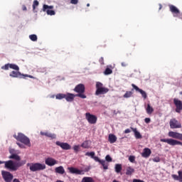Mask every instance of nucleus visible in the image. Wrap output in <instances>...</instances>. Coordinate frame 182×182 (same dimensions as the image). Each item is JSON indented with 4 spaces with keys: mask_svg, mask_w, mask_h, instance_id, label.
I'll use <instances>...</instances> for the list:
<instances>
[{
    "mask_svg": "<svg viewBox=\"0 0 182 182\" xmlns=\"http://www.w3.org/2000/svg\"><path fill=\"white\" fill-rule=\"evenodd\" d=\"M0 164H5V168L10 170V171H16L19 167H22V166L26 164V161H21L18 162H14L12 160L6 161H0Z\"/></svg>",
    "mask_w": 182,
    "mask_h": 182,
    "instance_id": "1",
    "label": "nucleus"
},
{
    "mask_svg": "<svg viewBox=\"0 0 182 182\" xmlns=\"http://www.w3.org/2000/svg\"><path fill=\"white\" fill-rule=\"evenodd\" d=\"M95 95L100 96V95H106L109 92V88L103 86V83L100 82H97L95 85Z\"/></svg>",
    "mask_w": 182,
    "mask_h": 182,
    "instance_id": "2",
    "label": "nucleus"
},
{
    "mask_svg": "<svg viewBox=\"0 0 182 182\" xmlns=\"http://www.w3.org/2000/svg\"><path fill=\"white\" fill-rule=\"evenodd\" d=\"M14 139H16L18 141H21V143L25 144V146L31 147V139H29L28 136H25V134L18 133V135L14 134Z\"/></svg>",
    "mask_w": 182,
    "mask_h": 182,
    "instance_id": "3",
    "label": "nucleus"
},
{
    "mask_svg": "<svg viewBox=\"0 0 182 182\" xmlns=\"http://www.w3.org/2000/svg\"><path fill=\"white\" fill-rule=\"evenodd\" d=\"M27 166L30 167L31 171H41V170H45L46 168V165L44 164H39V163H36V164H27Z\"/></svg>",
    "mask_w": 182,
    "mask_h": 182,
    "instance_id": "4",
    "label": "nucleus"
},
{
    "mask_svg": "<svg viewBox=\"0 0 182 182\" xmlns=\"http://www.w3.org/2000/svg\"><path fill=\"white\" fill-rule=\"evenodd\" d=\"M9 76L11 77H18L19 79H25V77H30V79H35V77L31 75H23L21 73V72L18 71H12L10 74Z\"/></svg>",
    "mask_w": 182,
    "mask_h": 182,
    "instance_id": "5",
    "label": "nucleus"
},
{
    "mask_svg": "<svg viewBox=\"0 0 182 182\" xmlns=\"http://www.w3.org/2000/svg\"><path fill=\"white\" fill-rule=\"evenodd\" d=\"M162 143H167L169 146H182V142L174 139H161Z\"/></svg>",
    "mask_w": 182,
    "mask_h": 182,
    "instance_id": "6",
    "label": "nucleus"
},
{
    "mask_svg": "<svg viewBox=\"0 0 182 182\" xmlns=\"http://www.w3.org/2000/svg\"><path fill=\"white\" fill-rule=\"evenodd\" d=\"M85 119L90 124H96V123H97V117L95 114H90V112L85 113Z\"/></svg>",
    "mask_w": 182,
    "mask_h": 182,
    "instance_id": "7",
    "label": "nucleus"
},
{
    "mask_svg": "<svg viewBox=\"0 0 182 182\" xmlns=\"http://www.w3.org/2000/svg\"><path fill=\"white\" fill-rule=\"evenodd\" d=\"M1 176L4 181L6 182H12V180H14V175H12L11 172H8L6 171H2Z\"/></svg>",
    "mask_w": 182,
    "mask_h": 182,
    "instance_id": "8",
    "label": "nucleus"
},
{
    "mask_svg": "<svg viewBox=\"0 0 182 182\" xmlns=\"http://www.w3.org/2000/svg\"><path fill=\"white\" fill-rule=\"evenodd\" d=\"M50 9H53V6H48V4L43 6V12H46L47 15L52 16L55 15V11Z\"/></svg>",
    "mask_w": 182,
    "mask_h": 182,
    "instance_id": "9",
    "label": "nucleus"
},
{
    "mask_svg": "<svg viewBox=\"0 0 182 182\" xmlns=\"http://www.w3.org/2000/svg\"><path fill=\"white\" fill-rule=\"evenodd\" d=\"M169 126L171 129H181V123L176 119H171L170 120Z\"/></svg>",
    "mask_w": 182,
    "mask_h": 182,
    "instance_id": "10",
    "label": "nucleus"
},
{
    "mask_svg": "<svg viewBox=\"0 0 182 182\" xmlns=\"http://www.w3.org/2000/svg\"><path fill=\"white\" fill-rule=\"evenodd\" d=\"M68 170H69V172L71 174H77V175H80V176H82V175L85 174V171L77 169V168H75V167H68Z\"/></svg>",
    "mask_w": 182,
    "mask_h": 182,
    "instance_id": "11",
    "label": "nucleus"
},
{
    "mask_svg": "<svg viewBox=\"0 0 182 182\" xmlns=\"http://www.w3.org/2000/svg\"><path fill=\"white\" fill-rule=\"evenodd\" d=\"M55 144L59 146V147H60L63 150H70V149H72V146L66 142H60L57 141Z\"/></svg>",
    "mask_w": 182,
    "mask_h": 182,
    "instance_id": "12",
    "label": "nucleus"
},
{
    "mask_svg": "<svg viewBox=\"0 0 182 182\" xmlns=\"http://www.w3.org/2000/svg\"><path fill=\"white\" fill-rule=\"evenodd\" d=\"M173 103L176 106V113H180L182 110V102L181 100H177V98L173 99Z\"/></svg>",
    "mask_w": 182,
    "mask_h": 182,
    "instance_id": "13",
    "label": "nucleus"
},
{
    "mask_svg": "<svg viewBox=\"0 0 182 182\" xmlns=\"http://www.w3.org/2000/svg\"><path fill=\"white\" fill-rule=\"evenodd\" d=\"M132 87H133V89H134L136 92H139V93H141L142 97H144V99H147V93H146V91L139 88V87H137L136 85L134 84H132Z\"/></svg>",
    "mask_w": 182,
    "mask_h": 182,
    "instance_id": "14",
    "label": "nucleus"
},
{
    "mask_svg": "<svg viewBox=\"0 0 182 182\" xmlns=\"http://www.w3.org/2000/svg\"><path fill=\"white\" fill-rule=\"evenodd\" d=\"M168 6L169 11L173 14V16H178L180 15V10L176 6L170 4Z\"/></svg>",
    "mask_w": 182,
    "mask_h": 182,
    "instance_id": "15",
    "label": "nucleus"
},
{
    "mask_svg": "<svg viewBox=\"0 0 182 182\" xmlns=\"http://www.w3.org/2000/svg\"><path fill=\"white\" fill-rule=\"evenodd\" d=\"M45 163L47 166L52 167L53 166H55V164H58V161L53 158L48 157L46 159Z\"/></svg>",
    "mask_w": 182,
    "mask_h": 182,
    "instance_id": "16",
    "label": "nucleus"
},
{
    "mask_svg": "<svg viewBox=\"0 0 182 182\" xmlns=\"http://www.w3.org/2000/svg\"><path fill=\"white\" fill-rule=\"evenodd\" d=\"M85 85L79 84L74 88V92L76 93H85Z\"/></svg>",
    "mask_w": 182,
    "mask_h": 182,
    "instance_id": "17",
    "label": "nucleus"
},
{
    "mask_svg": "<svg viewBox=\"0 0 182 182\" xmlns=\"http://www.w3.org/2000/svg\"><path fill=\"white\" fill-rule=\"evenodd\" d=\"M151 154V150L149 148H144L143 152L141 153V156L144 157V159H148V157H150Z\"/></svg>",
    "mask_w": 182,
    "mask_h": 182,
    "instance_id": "18",
    "label": "nucleus"
},
{
    "mask_svg": "<svg viewBox=\"0 0 182 182\" xmlns=\"http://www.w3.org/2000/svg\"><path fill=\"white\" fill-rule=\"evenodd\" d=\"M178 176L176 174H172V178H173V180H175L176 181L182 182V171H178Z\"/></svg>",
    "mask_w": 182,
    "mask_h": 182,
    "instance_id": "19",
    "label": "nucleus"
},
{
    "mask_svg": "<svg viewBox=\"0 0 182 182\" xmlns=\"http://www.w3.org/2000/svg\"><path fill=\"white\" fill-rule=\"evenodd\" d=\"M75 97H76V95L72 93H67L65 94V100L67 102H73L75 100Z\"/></svg>",
    "mask_w": 182,
    "mask_h": 182,
    "instance_id": "20",
    "label": "nucleus"
},
{
    "mask_svg": "<svg viewBox=\"0 0 182 182\" xmlns=\"http://www.w3.org/2000/svg\"><path fill=\"white\" fill-rule=\"evenodd\" d=\"M180 133L171 131L168 132V136L169 137H172V139H177L178 140L180 139Z\"/></svg>",
    "mask_w": 182,
    "mask_h": 182,
    "instance_id": "21",
    "label": "nucleus"
},
{
    "mask_svg": "<svg viewBox=\"0 0 182 182\" xmlns=\"http://www.w3.org/2000/svg\"><path fill=\"white\" fill-rule=\"evenodd\" d=\"M108 141L111 144H113V143H116V141H117V137L115 136L114 134H110L108 136Z\"/></svg>",
    "mask_w": 182,
    "mask_h": 182,
    "instance_id": "22",
    "label": "nucleus"
},
{
    "mask_svg": "<svg viewBox=\"0 0 182 182\" xmlns=\"http://www.w3.org/2000/svg\"><path fill=\"white\" fill-rule=\"evenodd\" d=\"M40 134L41 136H46V137H49L50 139H56V135L55 134H50L44 132H41Z\"/></svg>",
    "mask_w": 182,
    "mask_h": 182,
    "instance_id": "23",
    "label": "nucleus"
},
{
    "mask_svg": "<svg viewBox=\"0 0 182 182\" xmlns=\"http://www.w3.org/2000/svg\"><path fill=\"white\" fill-rule=\"evenodd\" d=\"M131 130H132V132H134L136 139H142L143 136H141V134H140V132H139L137 131V129L131 127Z\"/></svg>",
    "mask_w": 182,
    "mask_h": 182,
    "instance_id": "24",
    "label": "nucleus"
},
{
    "mask_svg": "<svg viewBox=\"0 0 182 182\" xmlns=\"http://www.w3.org/2000/svg\"><path fill=\"white\" fill-rule=\"evenodd\" d=\"M55 172L58 174H65V168L62 166L56 167L55 168Z\"/></svg>",
    "mask_w": 182,
    "mask_h": 182,
    "instance_id": "25",
    "label": "nucleus"
},
{
    "mask_svg": "<svg viewBox=\"0 0 182 182\" xmlns=\"http://www.w3.org/2000/svg\"><path fill=\"white\" fill-rule=\"evenodd\" d=\"M9 159H11L13 160H16V161H21V156H19L18 154H11Z\"/></svg>",
    "mask_w": 182,
    "mask_h": 182,
    "instance_id": "26",
    "label": "nucleus"
},
{
    "mask_svg": "<svg viewBox=\"0 0 182 182\" xmlns=\"http://www.w3.org/2000/svg\"><path fill=\"white\" fill-rule=\"evenodd\" d=\"M134 173V168L129 166L127 168L126 175L127 176H132Z\"/></svg>",
    "mask_w": 182,
    "mask_h": 182,
    "instance_id": "27",
    "label": "nucleus"
},
{
    "mask_svg": "<svg viewBox=\"0 0 182 182\" xmlns=\"http://www.w3.org/2000/svg\"><path fill=\"white\" fill-rule=\"evenodd\" d=\"M146 110V113L148 114H151V113H153L154 112V109L152 108V107L150 105V104H147Z\"/></svg>",
    "mask_w": 182,
    "mask_h": 182,
    "instance_id": "28",
    "label": "nucleus"
},
{
    "mask_svg": "<svg viewBox=\"0 0 182 182\" xmlns=\"http://www.w3.org/2000/svg\"><path fill=\"white\" fill-rule=\"evenodd\" d=\"M100 164L102 166L104 170H107V168H109V164L105 160H102Z\"/></svg>",
    "mask_w": 182,
    "mask_h": 182,
    "instance_id": "29",
    "label": "nucleus"
},
{
    "mask_svg": "<svg viewBox=\"0 0 182 182\" xmlns=\"http://www.w3.org/2000/svg\"><path fill=\"white\" fill-rule=\"evenodd\" d=\"M81 182H95V180L92 177L85 176L82 178Z\"/></svg>",
    "mask_w": 182,
    "mask_h": 182,
    "instance_id": "30",
    "label": "nucleus"
},
{
    "mask_svg": "<svg viewBox=\"0 0 182 182\" xmlns=\"http://www.w3.org/2000/svg\"><path fill=\"white\" fill-rule=\"evenodd\" d=\"M65 97H66V94L59 93L55 95V98L58 100H62V99H65Z\"/></svg>",
    "mask_w": 182,
    "mask_h": 182,
    "instance_id": "31",
    "label": "nucleus"
},
{
    "mask_svg": "<svg viewBox=\"0 0 182 182\" xmlns=\"http://www.w3.org/2000/svg\"><path fill=\"white\" fill-rule=\"evenodd\" d=\"M122 164H115V171H116V173H120L122 171Z\"/></svg>",
    "mask_w": 182,
    "mask_h": 182,
    "instance_id": "32",
    "label": "nucleus"
},
{
    "mask_svg": "<svg viewBox=\"0 0 182 182\" xmlns=\"http://www.w3.org/2000/svg\"><path fill=\"white\" fill-rule=\"evenodd\" d=\"M133 96V92L132 91H127L126 93L124 95L123 97L125 99H128L129 97H132Z\"/></svg>",
    "mask_w": 182,
    "mask_h": 182,
    "instance_id": "33",
    "label": "nucleus"
},
{
    "mask_svg": "<svg viewBox=\"0 0 182 182\" xmlns=\"http://www.w3.org/2000/svg\"><path fill=\"white\" fill-rule=\"evenodd\" d=\"M29 38L31 39V41H32L33 42H36V41H38V36L36 34H31L29 36Z\"/></svg>",
    "mask_w": 182,
    "mask_h": 182,
    "instance_id": "34",
    "label": "nucleus"
},
{
    "mask_svg": "<svg viewBox=\"0 0 182 182\" xmlns=\"http://www.w3.org/2000/svg\"><path fill=\"white\" fill-rule=\"evenodd\" d=\"M10 69H14V70H19V67L16 64H9Z\"/></svg>",
    "mask_w": 182,
    "mask_h": 182,
    "instance_id": "35",
    "label": "nucleus"
},
{
    "mask_svg": "<svg viewBox=\"0 0 182 182\" xmlns=\"http://www.w3.org/2000/svg\"><path fill=\"white\" fill-rule=\"evenodd\" d=\"M112 73H113V70H112V69L107 68L105 69V72H104V75H112Z\"/></svg>",
    "mask_w": 182,
    "mask_h": 182,
    "instance_id": "36",
    "label": "nucleus"
},
{
    "mask_svg": "<svg viewBox=\"0 0 182 182\" xmlns=\"http://www.w3.org/2000/svg\"><path fill=\"white\" fill-rule=\"evenodd\" d=\"M84 92H80L75 95V97H80L81 99H86V95L83 94Z\"/></svg>",
    "mask_w": 182,
    "mask_h": 182,
    "instance_id": "37",
    "label": "nucleus"
},
{
    "mask_svg": "<svg viewBox=\"0 0 182 182\" xmlns=\"http://www.w3.org/2000/svg\"><path fill=\"white\" fill-rule=\"evenodd\" d=\"M81 147H82L83 149H89V142L87 141H84L81 144Z\"/></svg>",
    "mask_w": 182,
    "mask_h": 182,
    "instance_id": "38",
    "label": "nucleus"
},
{
    "mask_svg": "<svg viewBox=\"0 0 182 182\" xmlns=\"http://www.w3.org/2000/svg\"><path fill=\"white\" fill-rule=\"evenodd\" d=\"M39 6V1L38 0H34L33 3V9L35 10L36 9V6Z\"/></svg>",
    "mask_w": 182,
    "mask_h": 182,
    "instance_id": "39",
    "label": "nucleus"
},
{
    "mask_svg": "<svg viewBox=\"0 0 182 182\" xmlns=\"http://www.w3.org/2000/svg\"><path fill=\"white\" fill-rule=\"evenodd\" d=\"M85 156H88V157H91V159H93L95 156V151L86 152Z\"/></svg>",
    "mask_w": 182,
    "mask_h": 182,
    "instance_id": "40",
    "label": "nucleus"
},
{
    "mask_svg": "<svg viewBox=\"0 0 182 182\" xmlns=\"http://www.w3.org/2000/svg\"><path fill=\"white\" fill-rule=\"evenodd\" d=\"M73 149L75 153H77L80 150V145H75Z\"/></svg>",
    "mask_w": 182,
    "mask_h": 182,
    "instance_id": "41",
    "label": "nucleus"
},
{
    "mask_svg": "<svg viewBox=\"0 0 182 182\" xmlns=\"http://www.w3.org/2000/svg\"><path fill=\"white\" fill-rule=\"evenodd\" d=\"M152 161H154V163H160V161H161V159H160V157L156 156L152 159Z\"/></svg>",
    "mask_w": 182,
    "mask_h": 182,
    "instance_id": "42",
    "label": "nucleus"
},
{
    "mask_svg": "<svg viewBox=\"0 0 182 182\" xmlns=\"http://www.w3.org/2000/svg\"><path fill=\"white\" fill-rule=\"evenodd\" d=\"M1 69H3V70H9V63L6 64L4 66H2Z\"/></svg>",
    "mask_w": 182,
    "mask_h": 182,
    "instance_id": "43",
    "label": "nucleus"
},
{
    "mask_svg": "<svg viewBox=\"0 0 182 182\" xmlns=\"http://www.w3.org/2000/svg\"><path fill=\"white\" fill-rule=\"evenodd\" d=\"M105 160L106 161H108V163H110L112 161V157L110 156V155H107L105 156Z\"/></svg>",
    "mask_w": 182,
    "mask_h": 182,
    "instance_id": "44",
    "label": "nucleus"
},
{
    "mask_svg": "<svg viewBox=\"0 0 182 182\" xmlns=\"http://www.w3.org/2000/svg\"><path fill=\"white\" fill-rule=\"evenodd\" d=\"M136 160V157L134 156H130L129 157V161L131 162V163H134Z\"/></svg>",
    "mask_w": 182,
    "mask_h": 182,
    "instance_id": "45",
    "label": "nucleus"
},
{
    "mask_svg": "<svg viewBox=\"0 0 182 182\" xmlns=\"http://www.w3.org/2000/svg\"><path fill=\"white\" fill-rule=\"evenodd\" d=\"M70 4H72L73 5H77V4H79V0H70Z\"/></svg>",
    "mask_w": 182,
    "mask_h": 182,
    "instance_id": "46",
    "label": "nucleus"
},
{
    "mask_svg": "<svg viewBox=\"0 0 182 182\" xmlns=\"http://www.w3.org/2000/svg\"><path fill=\"white\" fill-rule=\"evenodd\" d=\"M92 159L95 160V161H97L98 163H100L102 161V159H99V157L97 156H94Z\"/></svg>",
    "mask_w": 182,
    "mask_h": 182,
    "instance_id": "47",
    "label": "nucleus"
},
{
    "mask_svg": "<svg viewBox=\"0 0 182 182\" xmlns=\"http://www.w3.org/2000/svg\"><path fill=\"white\" fill-rule=\"evenodd\" d=\"M99 62L100 65H105V58H103V57H101L99 60Z\"/></svg>",
    "mask_w": 182,
    "mask_h": 182,
    "instance_id": "48",
    "label": "nucleus"
},
{
    "mask_svg": "<svg viewBox=\"0 0 182 182\" xmlns=\"http://www.w3.org/2000/svg\"><path fill=\"white\" fill-rule=\"evenodd\" d=\"M121 65H122V66L123 68H126V66H127V63H126V62H122V63H121Z\"/></svg>",
    "mask_w": 182,
    "mask_h": 182,
    "instance_id": "49",
    "label": "nucleus"
},
{
    "mask_svg": "<svg viewBox=\"0 0 182 182\" xmlns=\"http://www.w3.org/2000/svg\"><path fill=\"white\" fill-rule=\"evenodd\" d=\"M144 122H145V123H150L151 119H150V118H145Z\"/></svg>",
    "mask_w": 182,
    "mask_h": 182,
    "instance_id": "50",
    "label": "nucleus"
},
{
    "mask_svg": "<svg viewBox=\"0 0 182 182\" xmlns=\"http://www.w3.org/2000/svg\"><path fill=\"white\" fill-rule=\"evenodd\" d=\"M17 146H18L19 147H21V149H23V144L19 143V142H17L16 143Z\"/></svg>",
    "mask_w": 182,
    "mask_h": 182,
    "instance_id": "51",
    "label": "nucleus"
},
{
    "mask_svg": "<svg viewBox=\"0 0 182 182\" xmlns=\"http://www.w3.org/2000/svg\"><path fill=\"white\" fill-rule=\"evenodd\" d=\"M130 132H132L129 129H127L124 130V133L125 134H127L128 133H130Z\"/></svg>",
    "mask_w": 182,
    "mask_h": 182,
    "instance_id": "52",
    "label": "nucleus"
},
{
    "mask_svg": "<svg viewBox=\"0 0 182 182\" xmlns=\"http://www.w3.org/2000/svg\"><path fill=\"white\" fill-rule=\"evenodd\" d=\"M22 9H23V11H27L26 6L23 5Z\"/></svg>",
    "mask_w": 182,
    "mask_h": 182,
    "instance_id": "53",
    "label": "nucleus"
},
{
    "mask_svg": "<svg viewBox=\"0 0 182 182\" xmlns=\"http://www.w3.org/2000/svg\"><path fill=\"white\" fill-rule=\"evenodd\" d=\"M56 182H65V181H60V180H58V181H56Z\"/></svg>",
    "mask_w": 182,
    "mask_h": 182,
    "instance_id": "54",
    "label": "nucleus"
},
{
    "mask_svg": "<svg viewBox=\"0 0 182 182\" xmlns=\"http://www.w3.org/2000/svg\"><path fill=\"white\" fill-rule=\"evenodd\" d=\"M161 8H162V6H161V4H160L159 5V9H161Z\"/></svg>",
    "mask_w": 182,
    "mask_h": 182,
    "instance_id": "55",
    "label": "nucleus"
},
{
    "mask_svg": "<svg viewBox=\"0 0 182 182\" xmlns=\"http://www.w3.org/2000/svg\"><path fill=\"white\" fill-rule=\"evenodd\" d=\"M87 6H90V4H87Z\"/></svg>",
    "mask_w": 182,
    "mask_h": 182,
    "instance_id": "56",
    "label": "nucleus"
},
{
    "mask_svg": "<svg viewBox=\"0 0 182 182\" xmlns=\"http://www.w3.org/2000/svg\"><path fill=\"white\" fill-rule=\"evenodd\" d=\"M51 97H55V95L51 96Z\"/></svg>",
    "mask_w": 182,
    "mask_h": 182,
    "instance_id": "57",
    "label": "nucleus"
}]
</instances>
